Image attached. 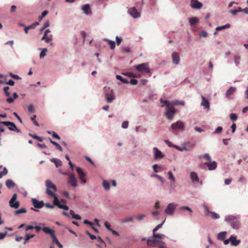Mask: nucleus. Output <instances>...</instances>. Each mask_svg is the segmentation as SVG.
<instances>
[{"label":"nucleus","mask_w":248,"mask_h":248,"mask_svg":"<svg viewBox=\"0 0 248 248\" xmlns=\"http://www.w3.org/2000/svg\"><path fill=\"white\" fill-rule=\"evenodd\" d=\"M237 236L234 235H232L231 238V244L232 246L236 247L239 245L241 242L240 240L236 239Z\"/></svg>","instance_id":"23"},{"label":"nucleus","mask_w":248,"mask_h":248,"mask_svg":"<svg viewBox=\"0 0 248 248\" xmlns=\"http://www.w3.org/2000/svg\"><path fill=\"white\" fill-rule=\"evenodd\" d=\"M202 101L201 103V106H203L204 108L209 109L210 108V103L209 101L204 96H202Z\"/></svg>","instance_id":"25"},{"label":"nucleus","mask_w":248,"mask_h":248,"mask_svg":"<svg viewBox=\"0 0 248 248\" xmlns=\"http://www.w3.org/2000/svg\"><path fill=\"white\" fill-rule=\"evenodd\" d=\"M172 62L175 65H178L180 62V55L178 52H173L171 55Z\"/></svg>","instance_id":"15"},{"label":"nucleus","mask_w":248,"mask_h":248,"mask_svg":"<svg viewBox=\"0 0 248 248\" xmlns=\"http://www.w3.org/2000/svg\"><path fill=\"white\" fill-rule=\"evenodd\" d=\"M129 122L128 121H124L122 124V127L124 129H126L128 127Z\"/></svg>","instance_id":"53"},{"label":"nucleus","mask_w":248,"mask_h":248,"mask_svg":"<svg viewBox=\"0 0 248 248\" xmlns=\"http://www.w3.org/2000/svg\"><path fill=\"white\" fill-rule=\"evenodd\" d=\"M205 164L208 167V169L210 170H215L217 167V163L215 161H213L211 163H206Z\"/></svg>","instance_id":"26"},{"label":"nucleus","mask_w":248,"mask_h":248,"mask_svg":"<svg viewBox=\"0 0 248 248\" xmlns=\"http://www.w3.org/2000/svg\"><path fill=\"white\" fill-rule=\"evenodd\" d=\"M190 177L193 183H200L202 184V182L200 181V179L197 174L195 171H192L190 174Z\"/></svg>","instance_id":"21"},{"label":"nucleus","mask_w":248,"mask_h":248,"mask_svg":"<svg viewBox=\"0 0 248 248\" xmlns=\"http://www.w3.org/2000/svg\"><path fill=\"white\" fill-rule=\"evenodd\" d=\"M32 203L35 208H41L44 205L43 201H39L36 199H32Z\"/></svg>","instance_id":"20"},{"label":"nucleus","mask_w":248,"mask_h":248,"mask_svg":"<svg viewBox=\"0 0 248 248\" xmlns=\"http://www.w3.org/2000/svg\"><path fill=\"white\" fill-rule=\"evenodd\" d=\"M27 210L25 208H21L20 209H18L17 210L15 211V215H18L21 213H26Z\"/></svg>","instance_id":"46"},{"label":"nucleus","mask_w":248,"mask_h":248,"mask_svg":"<svg viewBox=\"0 0 248 248\" xmlns=\"http://www.w3.org/2000/svg\"><path fill=\"white\" fill-rule=\"evenodd\" d=\"M177 204L174 202H171L168 204L164 212L168 215H172L177 207Z\"/></svg>","instance_id":"7"},{"label":"nucleus","mask_w":248,"mask_h":248,"mask_svg":"<svg viewBox=\"0 0 248 248\" xmlns=\"http://www.w3.org/2000/svg\"><path fill=\"white\" fill-rule=\"evenodd\" d=\"M50 30L49 29H46L44 35L41 38L42 41H44L46 43H49L50 41L52 40V38L51 37H48L47 36V33L50 32Z\"/></svg>","instance_id":"24"},{"label":"nucleus","mask_w":248,"mask_h":248,"mask_svg":"<svg viewBox=\"0 0 248 248\" xmlns=\"http://www.w3.org/2000/svg\"><path fill=\"white\" fill-rule=\"evenodd\" d=\"M185 101H180L178 100H175L173 102V104L175 106H184L185 105Z\"/></svg>","instance_id":"43"},{"label":"nucleus","mask_w":248,"mask_h":248,"mask_svg":"<svg viewBox=\"0 0 248 248\" xmlns=\"http://www.w3.org/2000/svg\"><path fill=\"white\" fill-rule=\"evenodd\" d=\"M49 22L48 21H46L43 26V27L40 29V31H43L46 28L49 26Z\"/></svg>","instance_id":"59"},{"label":"nucleus","mask_w":248,"mask_h":248,"mask_svg":"<svg viewBox=\"0 0 248 248\" xmlns=\"http://www.w3.org/2000/svg\"><path fill=\"white\" fill-rule=\"evenodd\" d=\"M203 6L202 2L199 1L198 0H191L190 6L195 9H201Z\"/></svg>","instance_id":"18"},{"label":"nucleus","mask_w":248,"mask_h":248,"mask_svg":"<svg viewBox=\"0 0 248 248\" xmlns=\"http://www.w3.org/2000/svg\"><path fill=\"white\" fill-rule=\"evenodd\" d=\"M146 217V215L144 214H140L136 217V218L138 221H141L143 219L144 217Z\"/></svg>","instance_id":"61"},{"label":"nucleus","mask_w":248,"mask_h":248,"mask_svg":"<svg viewBox=\"0 0 248 248\" xmlns=\"http://www.w3.org/2000/svg\"><path fill=\"white\" fill-rule=\"evenodd\" d=\"M69 215L71 216V217L77 220H80L81 219V217L78 214H75L73 210H70L69 211Z\"/></svg>","instance_id":"30"},{"label":"nucleus","mask_w":248,"mask_h":248,"mask_svg":"<svg viewBox=\"0 0 248 248\" xmlns=\"http://www.w3.org/2000/svg\"><path fill=\"white\" fill-rule=\"evenodd\" d=\"M209 216L214 219H218L220 217L219 215L214 212H212Z\"/></svg>","instance_id":"45"},{"label":"nucleus","mask_w":248,"mask_h":248,"mask_svg":"<svg viewBox=\"0 0 248 248\" xmlns=\"http://www.w3.org/2000/svg\"><path fill=\"white\" fill-rule=\"evenodd\" d=\"M86 233L90 236V237L91 239H92V240H94V239H96V237L95 236H94V235H93V234H91V233L89 232V231H86Z\"/></svg>","instance_id":"64"},{"label":"nucleus","mask_w":248,"mask_h":248,"mask_svg":"<svg viewBox=\"0 0 248 248\" xmlns=\"http://www.w3.org/2000/svg\"><path fill=\"white\" fill-rule=\"evenodd\" d=\"M51 161L54 163L57 168H58L62 165V161L57 158H52Z\"/></svg>","instance_id":"33"},{"label":"nucleus","mask_w":248,"mask_h":248,"mask_svg":"<svg viewBox=\"0 0 248 248\" xmlns=\"http://www.w3.org/2000/svg\"><path fill=\"white\" fill-rule=\"evenodd\" d=\"M116 43H117V45H119L122 41V37H119L118 36H116Z\"/></svg>","instance_id":"63"},{"label":"nucleus","mask_w":248,"mask_h":248,"mask_svg":"<svg viewBox=\"0 0 248 248\" xmlns=\"http://www.w3.org/2000/svg\"><path fill=\"white\" fill-rule=\"evenodd\" d=\"M5 185L9 189L12 188L16 186L15 182L11 179L7 180L5 182Z\"/></svg>","instance_id":"27"},{"label":"nucleus","mask_w":248,"mask_h":248,"mask_svg":"<svg viewBox=\"0 0 248 248\" xmlns=\"http://www.w3.org/2000/svg\"><path fill=\"white\" fill-rule=\"evenodd\" d=\"M49 141L52 144H53L55 146L56 148L59 150L60 151H62V147L58 143H57L56 142L52 140L51 139H49Z\"/></svg>","instance_id":"39"},{"label":"nucleus","mask_w":248,"mask_h":248,"mask_svg":"<svg viewBox=\"0 0 248 248\" xmlns=\"http://www.w3.org/2000/svg\"><path fill=\"white\" fill-rule=\"evenodd\" d=\"M222 127L221 126L217 127L213 132V134H219L222 131Z\"/></svg>","instance_id":"57"},{"label":"nucleus","mask_w":248,"mask_h":248,"mask_svg":"<svg viewBox=\"0 0 248 248\" xmlns=\"http://www.w3.org/2000/svg\"><path fill=\"white\" fill-rule=\"evenodd\" d=\"M240 57L238 55H236L234 56V61L235 65L238 66L240 62Z\"/></svg>","instance_id":"50"},{"label":"nucleus","mask_w":248,"mask_h":248,"mask_svg":"<svg viewBox=\"0 0 248 248\" xmlns=\"http://www.w3.org/2000/svg\"><path fill=\"white\" fill-rule=\"evenodd\" d=\"M76 170L78 173L79 175V177L80 179L81 180V181L83 183H86V180L85 178V177L86 176V174L83 172V171L82 170V169L79 168V167H76Z\"/></svg>","instance_id":"17"},{"label":"nucleus","mask_w":248,"mask_h":248,"mask_svg":"<svg viewBox=\"0 0 248 248\" xmlns=\"http://www.w3.org/2000/svg\"><path fill=\"white\" fill-rule=\"evenodd\" d=\"M203 207L205 210V214L206 216H209L210 214L211 213V211H210L208 208V207L205 204L203 205Z\"/></svg>","instance_id":"47"},{"label":"nucleus","mask_w":248,"mask_h":248,"mask_svg":"<svg viewBox=\"0 0 248 248\" xmlns=\"http://www.w3.org/2000/svg\"><path fill=\"white\" fill-rule=\"evenodd\" d=\"M102 186H103V187L104 188V189L107 191L109 190L110 188V183L107 180H105L103 181Z\"/></svg>","instance_id":"31"},{"label":"nucleus","mask_w":248,"mask_h":248,"mask_svg":"<svg viewBox=\"0 0 248 248\" xmlns=\"http://www.w3.org/2000/svg\"><path fill=\"white\" fill-rule=\"evenodd\" d=\"M164 221L162 223L157 225L153 230V232H155L159 229L161 228L162 227V225L164 223Z\"/></svg>","instance_id":"56"},{"label":"nucleus","mask_w":248,"mask_h":248,"mask_svg":"<svg viewBox=\"0 0 248 248\" xmlns=\"http://www.w3.org/2000/svg\"><path fill=\"white\" fill-rule=\"evenodd\" d=\"M188 143V142L185 143L184 144V145L185 146L183 147H181L178 145H175L174 146V148H175V149H177L178 150H179L180 151H189V150L186 146V145Z\"/></svg>","instance_id":"32"},{"label":"nucleus","mask_w":248,"mask_h":248,"mask_svg":"<svg viewBox=\"0 0 248 248\" xmlns=\"http://www.w3.org/2000/svg\"><path fill=\"white\" fill-rule=\"evenodd\" d=\"M230 26H231V25H230V24H226L225 25L221 26H219V27H217L216 28V30L217 31H219L222 30L228 29V28H230Z\"/></svg>","instance_id":"40"},{"label":"nucleus","mask_w":248,"mask_h":248,"mask_svg":"<svg viewBox=\"0 0 248 248\" xmlns=\"http://www.w3.org/2000/svg\"><path fill=\"white\" fill-rule=\"evenodd\" d=\"M226 232H222L218 233L217 238L219 240H223L225 238Z\"/></svg>","instance_id":"34"},{"label":"nucleus","mask_w":248,"mask_h":248,"mask_svg":"<svg viewBox=\"0 0 248 248\" xmlns=\"http://www.w3.org/2000/svg\"><path fill=\"white\" fill-rule=\"evenodd\" d=\"M81 10L83 13L86 15L91 16L92 15V11L89 4L83 5L81 7Z\"/></svg>","instance_id":"19"},{"label":"nucleus","mask_w":248,"mask_h":248,"mask_svg":"<svg viewBox=\"0 0 248 248\" xmlns=\"http://www.w3.org/2000/svg\"><path fill=\"white\" fill-rule=\"evenodd\" d=\"M2 124L5 126H8V129L12 131L16 132L17 133L20 132V130L18 129L15 123L10 121H3Z\"/></svg>","instance_id":"8"},{"label":"nucleus","mask_w":248,"mask_h":248,"mask_svg":"<svg viewBox=\"0 0 248 248\" xmlns=\"http://www.w3.org/2000/svg\"><path fill=\"white\" fill-rule=\"evenodd\" d=\"M9 89H10L9 87H8V86H6V87H4V88H3V91L4 92V93L7 96H9L10 95V93L8 91Z\"/></svg>","instance_id":"55"},{"label":"nucleus","mask_w":248,"mask_h":248,"mask_svg":"<svg viewBox=\"0 0 248 248\" xmlns=\"http://www.w3.org/2000/svg\"><path fill=\"white\" fill-rule=\"evenodd\" d=\"M160 102L162 104V105L161 106V107L163 108L164 106H165V108L170 107L171 105V103L170 101L168 100H165L163 99L162 98L160 99Z\"/></svg>","instance_id":"29"},{"label":"nucleus","mask_w":248,"mask_h":248,"mask_svg":"<svg viewBox=\"0 0 248 248\" xmlns=\"http://www.w3.org/2000/svg\"><path fill=\"white\" fill-rule=\"evenodd\" d=\"M39 50H41V52L39 55V57L40 59H42L44 57H45V56H46V52L47 51V49L46 48H39Z\"/></svg>","instance_id":"37"},{"label":"nucleus","mask_w":248,"mask_h":248,"mask_svg":"<svg viewBox=\"0 0 248 248\" xmlns=\"http://www.w3.org/2000/svg\"><path fill=\"white\" fill-rule=\"evenodd\" d=\"M2 167V166L0 165V169ZM8 173V170L6 168H3V171L0 173V178H1L3 175H5Z\"/></svg>","instance_id":"48"},{"label":"nucleus","mask_w":248,"mask_h":248,"mask_svg":"<svg viewBox=\"0 0 248 248\" xmlns=\"http://www.w3.org/2000/svg\"><path fill=\"white\" fill-rule=\"evenodd\" d=\"M165 115L168 120H172L176 112V109L170 105V107L165 108Z\"/></svg>","instance_id":"4"},{"label":"nucleus","mask_w":248,"mask_h":248,"mask_svg":"<svg viewBox=\"0 0 248 248\" xmlns=\"http://www.w3.org/2000/svg\"><path fill=\"white\" fill-rule=\"evenodd\" d=\"M128 14L133 18H137L140 16V14L138 12L135 7H133L129 9Z\"/></svg>","instance_id":"16"},{"label":"nucleus","mask_w":248,"mask_h":248,"mask_svg":"<svg viewBox=\"0 0 248 248\" xmlns=\"http://www.w3.org/2000/svg\"><path fill=\"white\" fill-rule=\"evenodd\" d=\"M68 184L72 187H76L78 186L77 182L78 180L76 178L75 174L71 173L69 175L68 179Z\"/></svg>","instance_id":"9"},{"label":"nucleus","mask_w":248,"mask_h":248,"mask_svg":"<svg viewBox=\"0 0 248 248\" xmlns=\"http://www.w3.org/2000/svg\"><path fill=\"white\" fill-rule=\"evenodd\" d=\"M136 69L139 72H144L148 74L150 73V70L149 67V64L147 62L142 63L136 66Z\"/></svg>","instance_id":"5"},{"label":"nucleus","mask_w":248,"mask_h":248,"mask_svg":"<svg viewBox=\"0 0 248 248\" xmlns=\"http://www.w3.org/2000/svg\"><path fill=\"white\" fill-rule=\"evenodd\" d=\"M17 199V194L16 193L14 194L12 198L9 201V205L11 207L16 209L19 207L20 205V203L19 202H15V203L13 204V202L16 201Z\"/></svg>","instance_id":"11"},{"label":"nucleus","mask_w":248,"mask_h":248,"mask_svg":"<svg viewBox=\"0 0 248 248\" xmlns=\"http://www.w3.org/2000/svg\"><path fill=\"white\" fill-rule=\"evenodd\" d=\"M46 193L48 195L53 197L54 199H55V197H57L56 195L50 190V189H52L54 191L57 190L56 186L52 183L51 180L49 179L46 180Z\"/></svg>","instance_id":"2"},{"label":"nucleus","mask_w":248,"mask_h":248,"mask_svg":"<svg viewBox=\"0 0 248 248\" xmlns=\"http://www.w3.org/2000/svg\"><path fill=\"white\" fill-rule=\"evenodd\" d=\"M42 230L46 233L50 235L53 243L57 244L59 242L55 235L54 230L49 227H44L42 228Z\"/></svg>","instance_id":"3"},{"label":"nucleus","mask_w":248,"mask_h":248,"mask_svg":"<svg viewBox=\"0 0 248 248\" xmlns=\"http://www.w3.org/2000/svg\"><path fill=\"white\" fill-rule=\"evenodd\" d=\"M151 177H155L156 179H158V180L161 182V183L163 184L164 182L163 178L160 175L156 174H153L151 175Z\"/></svg>","instance_id":"42"},{"label":"nucleus","mask_w":248,"mask_h":248,"mask_svg":"<svg viewBox=\"0 0 248 248\" xmlns=\"http://www.w3.org/2000/svg\"><path fill=\"white\" fill-rule=\"evenodd\" d=\"M167 173L169 175L168 179L171 180L172 182H174L175 181V179L171 171H169Z\"/></svg>","instance_id":"44"},{"label":"nucleus","mask_w":248,"mask_h":248,"mask_svg":"<svg viewBox=\"0 0 248 248\" xmlns=\"http://www.w3.org/2000/svg\"><path fill=\"white\" fill-rule=\"evenodd\" d=\"M105 98L108 103H111L115 99V95L112 90H109L105 93Z\"/></svg>","instance_id":"12"},{"label":"nucleus","mask_w":248,"mask_h":248,"mask_svg":"<svg viewBox=\"0 0 248 248\" xmlns=\"http://www.w3.org/2000/svg\"><path fill=\"white\" fill-rule=\"evenodd\" d=\"M239 215H228L225 217L224 220L227 223L230 224L233 229H237L240 225V222L239 221Z\"/></svg>","instance_id":"1"},{"label":"nucleus","mask_w":248,"mask_h":248,"mask_svg":"<svg viewBox=\"0 0 248 248\" xmlns=\"http://www.w3.org/2000/svg\"><path fill=\"white\" fill-rule=\"evenodd\" d=\"M184 123L180 120L173 123L171 125V127L173 130H183L184 128Z\"/></svg>","instance_id":"10"},{"label":"nucleus","mask_w":248,"mask_h":248,"mask_svg":"<svg viewBox=\"0 0 248 248\" xmlns=\"http://www.w3.org/2000/svg\"><path fill=\"white\" fill-rule=\"evenodd\" d=\"M116 78L117 79L121 81H122V82H123L124 83H126L127 84V83H129L128 80L126 78H123L120 75H117L116 76Z\"/></svg>","instance_id":"41"},{"label":"nucleus","mask_w":248,"mask_h":248,"mask_svg":"<svg viewBox=\"0 0 248 248\" xmlns=\"http://www.w3.org/2000/svg\"><path fill=\"white\" fill-rule=\"evenodd\" d=\"M189 24L191 26L196 24L199 21V19L197 17H192L188 19Z\"/></svg>","instance_id":"28"},{"label":"nucleus","mask_w":248,"mask_h":248,"mask_svg":"<svg viewBox=\"0 0 248 248\" xmlns=\"http://www.w3.org/2000/svg\"><path fill=\"white\" fill-rule=\"evenodd\" d=\"M236 87L231 86L225 93L226 97L228 99H230L232 95L236 92Z\"/></svg>","instance_id":"22"},{"label":"nucleus","mask_w":248,"mask_h":248,"mask_svg":"<svg viewBox=\"0 0 248 248\" xmlns=\"http://www.w3.org/2000/svg\"><path fill=\"white\" fill-rule=\"evenodd\" d=\"M199 158H204L207 160L210 161L211 160V157L208 154H205L204 155H201L199 156Z\"/></svg>","instance_id":"49"},{"label":"nucleus","mask_w":248,"mask_h":248,"mask_svg":"<svg viewBox=\"0 0 248 248\" xmlns=\"http://www.w3.org/2000/svg\"><path fill=\"white\" fill-rule=\"evenodd\" d=\"M153 236L155 237L156 239H161L163 237H165V236L164 234H159V233H155V232H153Z\"/></svg>","instance_id":"51"},{"label":"nucleus","mask_w":248,"mask_h":248,"mask_svg":"<svg viewBox=\"0 0 248 248\" xmlns=\"http://www.w3.org/2000/svg\"><path fill=\"white\" fill-rule=\"evenodd\" d=\"M135 131L137 132H140L142 133H145L147 131V128L143 127L141 126H137L135 127Z\"/></svg>","instance_id":"35"},{"label":"nucleus","mask_w":248,"mask_h":248,"mask_svg":"<svg viewBox=\"0 0 248 248\" xmlns=\"http://www.w3.org/2000/svg\"><path fill=\"white\" fill-rule=\"evenodd\" d=\"M53 203L54 205L57 206L60 209H62L65 210H68L69 207L66 205L62 204L60 203V201L57 197H55Z\"/></svg>","instance_id":"14"},{"label":"nucleus","mask_w":248,"mask_h":248,"mask_svg":"<svg viewBox=\"0 0 248 248\" xmlns=\"http://www.w3.org/2000/svg\"><path fill=\"white\" fill-rule=\"evenodd\" d=\"M179 210H187V211H189L190 212H192V209L190 207H189L188 206H181V207H180Z\"/></svg>","instance_id":"54"},{"label":"nucleus","mask_w":248,"mask_h":248,"mask_svg":"<svg viewBox=\"0 0 248 248\" xmlns=\"http://www.w3.org/2000/svg\"><path fill=\"white\" fill-rule=\"evenodd\" d=\"M9 75L12 77L14 79H21V78L19 77L18 75H14L12 73H9Z\"/></svg>","instance_id":"62"},{"label":"nucleus","mask_w":248,"mask_h":248,"mask_svg":"<svg viewBox=\"0 0 248 248\" xmlns=\"http://www.w3.org/2000/svg\"><path fill=\"white\" fill-rule=\"evenodd\" d=\"M110 46V48L111 49H113L115 47V43L114 41L111 40L109 41V44Z\"/></svg>","instance_id":"60"},{"label":"nucleus","mask_w":248,"mask_h":248,"mask_svg":"<svg viewBox=\"0 0 248 248\" xmlns=\"http://www.w3.org/2000/svg\"><path fill=\"white\" fill-rule=\"evenodd\" d=\"M134 218L132 216H128L126 218L122 220L121 222L123 223H126L130 222H132Z\"/></svg>","instance_id":"38"},{"label":"nucleus","mask_w":248,"mask_h":248,"mask_svg":"<svg viewBox=\"0 0 248 248\" xmlns=\"http://www.w3.org/2000/svg\"><path fill=\"white\" fill-rule=\"evenodd\" d=\"M230 119L232 121H235L237 120V116L236 114L235 113H231L230 114Z\"/></svg>","instance_id":"58"},{"label":"nucleus","mask_w":248,"mask_h":248,"mask_svg":"<svg viewBox=\"0 0 248 248\" xmlns=\"http://www.w3.org/2000/svg\"><path fill=\"white\" fill-rule=\"evenodd\" d=\"M163 243L164 242L157 240L153 236L152 237H149L147 240V243L149 246L160 247L161 244Z\"/></svg>","instance_id":"6"},{"label":"nucleus","mask_w":248,"mask_h":248,"mask_svg":"<svg viewBox=\"0 0 248 248\" xmlns=\"http://www.w3.org/2000/svg\"><path fill=\"white\" fill-rule=\"evenodd\" d=\"M35 236V235L33 234H30L29 233H26L25 234V240L23 242V244L25 245L26 244L27 242L31 238H33Z\"/></svg>","instance_id":"36"},{"label":"nucleus","mask_w":248,"mask_h":248,"mask_svg":"<svg viewBox=\"0 0 248 248\" xmlns=\"http://www.w3.org/2000/svg\"><path fill=\"white\" fill-rule=\"evenodd\" d=\"M153 150L154 151V158L155 159H159L163 158L164 157V155L157 148L154 147Z\"/></svg>","instance_id":"13"},{"label":"nucleus","mask_w":248,"mask_h":248,"mask_svg":"<svg viewBox=\"0 0 248 248\" xmlns=\"http://www.w3.org/2000/svg\"><path fill=\"white\" fill-rule=\"evenodd\" d=\"M29 135H30V136H31L32 138H33V139L37 140L39 141H42V138L37 136L36 135H33V134H31L30 133Z\"/></svg>","instance_id":"52"}]
</instances>
